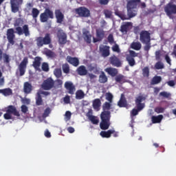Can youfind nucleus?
I'll return each instance as SVG.
<instances>
[{"instance_id":"nucleus-1","label":"nucleus","mask_w":176,"mask_h":176,"mask_svg":"<svg viewBox=\"0 0 176 176\" xmlns=\"http://www.w3.org/2000/svg\"><path fill=\"white\" fill-rule=\"evenodd\" d=\"M140 41L145 45L143 49L148 54L151 47H152L151 45V33L147 30H142L140 33Z\"/></svg>"},{"instance_id":"nucleus-2","label":"nucleus","mask_w":176,"mask_h":176,"mask_svg":"<svg viewBox=\"0 0 176 176\" xmlns=\"http://www.w3.org/2000/svg\"><path fill=\"white\" fill-rule=\"evenodd\" d=\"M141 3V0H129L126 5L127 14L129 19H133L137 16V10L134 9H138Z\"/></svg>"},{"instance_id":"nucleus-3","label":"nucleus","mask_w":176,"mask_h":176,"mask_svg":"<svg viewBox=\"0 0 176 176\" xmlns=\"http://www.w3.org/2000/svg\"><path fill=\"white\" fill-rule=\"evenodd\" d=\"M101 122H100V129L101 130H108L109 126H111V111H102L101 115Z\"/></svg>"},{"instance_id":"nucleus-4","label":"nucleus","mask_w":176,"mask_h":176,"mask_svg":"<svg viewBox=\"0 0 176 176\" xmlns=\"http://www.w3.org/2000/svg\"><path fill=\"white\" fill-rule=\"evenodd\" d=\"M145 97L142 96H139L138 98H136L135 102L136 105L137 109H133L131 115V116H137L138 115V112H140V111H142L144 108H145V104L142 103V101H144Z\"/></svg>"},{"instance_id":"nucleus-5","label":"nucleus","mask_w":176,"mask_h":176,"mask_svg":"<svg viewBox=\"0 0 176 176\" xmlns=\"http://www.w3.org/2000/svg\"><path fill=\"white\" fill-rule=\"evenodd\" d=\"M36 42L38 47H42L45 45H50L52 43V35L50 33H46L44 37H37Z\"/></svg>"},{"instance_id":"nucleus-6","label":"nucleus","mask_w":176,"mask_h":176,"mask_svg":"<svg viewBox=\"0 0 176 176\" xmlns=\"http://www.w3.org/2000/svg\"><path fill=\"white\" fill-rule=\"evenodd\" d=\"M164 10L171 20H174L175 19V14H176V5L173 3H168L165 6L164 8Z\"/></svg>"},{"instance_id":"nucleus-7","label":"nucleus","mask_w":176,"mask_h":176,"mask_svg":"<svg viewBox=\"0 0 176 176\" xmlns=\"http://www.w3.org/2000/svg\"><path fill=\"white\" fill-rule=\"evenodd\" d=\"M49 19H54V14L50 9L46 8L44 12L41 14L40 20L41 23H46Z\"/></svg>"},{"instance_id":"nucleus-8","label":"nucleus","mask_w":176,"mask_h":176,"mask_svg":"<svg viewBox=\"0 0 176 176\" xmlns=\"http://www.w3.org/2000/svg\"><path fill=\"white\" fill-rule=\"evenodd\" d=\"M74 13L78 14L79 17H90V10L85 6L75 8Z\"/></svg>"},{"instance_id":"nucleus-9","label":"nucleus","mask_w":176,"mask_h":176,"mask_svg":"<svg viewBox=\"0 0 176 176\" xmlns=\"http://www.w3.org/2000/svg\"><path fill=\"white\" fill-rule=\"evenodd\" d=\"M135 57H138V54L133 50H129V54L126 55V60L130 67H134L135 65Z\"/></svg>"},{"instance_id":"nucleus-10","label":"nucleus","mask_w":176,"mask_h":176,"mask_svg":"<svg viewBox=\"0 0 176 176\" xmlns=\"http://www.w3.org/2000/svg\"><path fill=\"white\" fill-rule=\"evenodd\" d=\"M6 36L8 41V46H9V45H13L16 43V41H14L16 39V34H14V28L7 30Z\"/></svg>"},{"instance_id":"nucleus-11","label":"nucleus","mask_w":176,"mask_h":176,"mask_svg":"<svg viewBox=\"0 0 176 176\" xmlns=\"http://www.w3.org/2000/svg\"><path fill=\"white\" fill-rule=\"evenodd\" d=\"M41 87L43 90H52L54 87V80L52 78H47L43 82Z\"/></svg>"},{"instance_id":"nucleus-12","label":"nucleus","mask_w":176,"mask_h":176,"mask_svg":"<svg viewBox=\"0 0 176 176\" xmlns=\"http://www.w3.org/2000/svg\"><path fill=\"white\" fill-rule=\"evenodd\" d=\"M27 65H28V57H24L23 60L19 65V70L20 76H24L25 70L27 69Z\"/></svg>"},{"instance_id":"nucleus-13","label":"nucleus","mask_w":176,"mask_h":176,"mask_svg":"<svg viewBox=\"0 0 176 176\" xmlns=\"http://www.w3.org/2000/svg\"><path fill=\"white\" fill-rule=\"evenodd\" d=\"M18 35H24L25 36H30V28L28 25H24L22 28L19 26L15 28Z\"/></svg>"},{"instance_id":"nucleus-14","label":"nucleus","mask_w":176,"mask_h":176,"mask_svg":"<svg viewBox=\"0 0 176 176\" xmlns=\"http://www.w3.org/2000/svg\"><path fill=\"white\" fill-rule=\"evenodd\" d=\"M64 86L68 94H71L72 96H74V94H75V91H76V87H75V85H74V82L71 81H66L65 82Z\"/></svg>"},{"instance_id":"nucleus-15","label":"nucleus","mask_w":176,"mask_h":176,"mask_svg":"<svg viewBox=\"0 0 176 176\" xmlns=\"http://www.w3.org/2000/svg\"><path fill=\"white\" fill-rule=\"evenodd\" d=\"M109 49H111V47L108 45H101L99 46V52L102 57H108L111 54Z\"/></svg>"},{"instance_id":"nucleus-16","label":"nucleus","mask_w":176,"mask_h":176,"mask_svg":"<svg viewBox=\"0 0 176 176\" xmlns=\"http://www.w3.org/2000/svg\"><path fill=\"white\" fill-rule=\"evenodd\" d=\"M11 9L12 13L19 12V6L23 3V0H11Z\"/></svg>"},{"instance_id":"nucleus-17","label":"nucleus","mask_w":176,"mask_h":176,"mask_svg":"<svg viewBox=\"0 0 176 176\" xmlns=\"http://www.w3.org/2000/svg\"><path fill=\"white\" fill-rule=\"evenodd\" d=\"M87 118H88L89 120L91 122L92 124H98L100 120L98 117L96 116H93V110L89 109L86 114Z\"/></svg>"},{"instance_id":"nucleus-18","label":"nucleus","mask_w":176,"mask_h":176,"mask_svg":"<svg viewBox=\"0 0 176 176\" xmlns=\"http://www.w3.org/2000/svg\"><path fill=\"white\" fill-rule=\"evenodd\" d=\"M109 63L113 67H117V68L122 67V60L115 55L109 58Z\"/></svg>"},{"instance_id":"nucleus-19","label":"nucleus","mask_w":176,"mask_h":176,"mask_svg":"<svg viewBox=\"0 0 176 176\" xmlns=\"http://www.w3.org/2000/svg\"><path fill=\"white\" fill-rule=\"evenodd\" d=\"M54 14L56 19V23H58V24H62L63 21H64V14H63L61 10H55Z\"/></svg>"},{"instance_id":"nucleus-20","label":"nucleus","mask_w":176,"mask_h":176,"mask_svg":"<svg viewBox=\"0 0 176 176\" xmlns=\"http://www.w3.org/2000/svg\"><path fill=\"white\" fill-rule=\"evenodd\" d=\"M66 60L69 64L73 65V67H78L80 64L79 59L76 57H72L71 56H67Z\"/></svg>"},{"instance_id":"nucleus-21","label":"nucleus","mask_w":176,"mask_h":176,"mask_svg":"<svg viewBox=\"0 0 176 176\" xmlns=\"http://www.w3.org/2000/svg\"><path fill=\"white\" fill-rule=\"evenodd\" d=\"M6 112L8 113H10L11 115H14V116H20V113L17 111V109H16V107L13 105H10L8 107V109L6 110Z\"/></svg>"},{"instance_id":"nucleus-22","label":"nucleus","mask_w":176,"mask_h":176,"mask_svg":"<svg viewBox=\"0 0 176 176\" xmlns=\"http://www.w3.org/2000/svg\"><path fill=\"white\" fill-rule=\"evenodd\" d=\"M41 61H42V58L39 56H36L34 60L33 61L32 66L36 71H41Z\"/></svg>"},{"instance_id":"nucleus-23","label":"nucleus","mask_w":176,"mask_h":176,"mask_svg":"<svg viewBox=\"0 0 176 176\" xmlns=\"http://www.w3.org/2000/svg\"><path fill=\"white\" fill-rule=\"evenodd\" d=\"M57 36L60 45H65L67 43V34L65 33L59 32L57 34Z\"/></svg>"},{"instance_id":"nucleus-24","label":"nucleus","mask_w":176,"mask_h":176,"mask_svg":"<svg viewBox=\"0 0 176 176\" xmlns=\"http://www.w3.org/2000/svg\"><path fill=\"white\" fill-rule=\"evenodd\" d=\"M133 25L131 22H126L124 24L120 26V31L122 34H127V32L130 30V27Z\"/></svg>"},{"instance_id":"nucleus-25","label":"nucleus","mask_w":176,"mask_h":176,"mask_svg":"<svg viewBox=\"0 0 176 176\" xmlns=\"http://www.w3.org/2000/svg\"><path fill=\"white\" fill-rule=\"evenodd\" d=\"M118 105L120 108H126V107H127V100L124 94H121L120 100L118 102Z\"/></svg>"},{"instance_id":"nucleus-26","label":"nucleus","mask_w":176,"mask_h":176,"mask_svg":"<svg viewBox=\"0 0 176 176\" xmlns=\"http://www.w3.org/2000/svg\"><path fill=\"white\" fill-rule=\"evenodd\" d=\"M82 36L84 41L87 43H91V34H90V32L87 30H85L82 32Z\"/></svg>"},{"instance_id":"nucleus-27","label":"nucleus","mask_w":176,"mask_h":176,"mask_svg":"<svg viewBox=\"0 0 176 176\" xmlns=\"http://www.w3.org/2000/svg\"><path fill=\"white\" fill-rule=\"evenodd\" d=\"M77 74L80 75V76H85L87 75V69H86V66L81 65L77 69Z\"/></svg>"},{"instance_id":"nucleus-28","label":"nucleus","mask_w":176,"mask_h":176,"mask_svg":"<svg viewBox=\"0 0 176 176\" xmlns=\"http://www.w3.org/2000/svg\"><path fill=\"white\" fill-rule=\"evenodd\" d=\"M23 91L25 94H30L32 91V85L28 82H25L23 85Z\"/></svg>"},{"instance_id":"nucleus-29","label":"nucleus","mask_w":176,"mask_h":176,"mask_svg":"<svg viewBox=\"0 0 176 176\" xmlns=\"http://www.w3.org/2000/svg\"><path fill=\"white\" fill-rule=\"evenodd\" d=\"M113 133H115V130L113 129H109L107 131H102L100 132V135L102 138H111V135H112Z\"/></svg>"},{"instance_id":"nucleus-30","label":"nucleus","mask_w":176,"mask_h":176,"mask_svg":"<svg viewBox=\"0 0 176 176\" xmlns=\"http://www.w3.org/2000/svg\"><path fill=\"white\" fill-rule=\"evenodd\" d=\"M105 37V32L102 29H96V38H98L100 41H102Z\"/></svg>"},{"instance_id":"nucleus-31","label":"nucleus","mask_w":176,"mask_h":176,"mask_svg":"<svg viewBox=\"0 0 176 176\" xmlns=\"http://www.w3.org/2000/svg\"><path fill=\"white\" fill-rule=\"evenodd\" d=\"M99 83H107L108 82V77L105 74V72H101L100 76H99Z\"/></svg>"},{"instance_id":"nucleus-32","label":"nucleus","mask_w":176,"mask_h":176,"mask_svg":"<svg viewBox=\"0 0 176 176\" xmlns=\"http://www.w3.org/2000/svg\"><path fill=\"white\" fill-rule=\"evenodd\" d=\"M0 93L3 96L8 97V96H12L13 94V91H12V89L10 88H6L3 89H0Z\"/></svg>"},{"instance_id":"nucleus-33","label":"nucleus","mask_w":176,"mask_h":176,"mask_svg":"<svg viewBox=\"0 0 176 176\" xmlns=\"http://www.w3.org/2000/svg\"><path fill=\"white\" fill-rule=\"evenodd\" d=\"M105 72L111 75V76H116L118 75V69L116 68L108 67L105 69Z\"/></svg>"},{"instance_id":"nucleus-34","label":"nucleus","mask_w":176,"mask_h":176,"mask_svg":"<svg viewBox=\"0 0 176 176\" xmlns=\"http://www.w3.org/2000/svg\"><path fill=\"white\" fill-rule=\"evenodd\" d=\"M163 120V115H159V116H153L151 117V121L152 123L156 124V123H160Z\"/></svg>"},{"instance_id":"nucleus-35","label":"nucleus","mask_w":176,"mask_h":176,"mask_svg":"<svg viewBox=\"0 0 176 176\" xmlns=\"http://www.w3.org/2000/svg\"><path fill=\"white\" fill-rule=\"evenodd\" d=\"M43 104V100L42 99V95L41 93L37 92L36 95V105H42Z\"/></svg>"},{"instance_id":"nucleus-36","label":"nucleus","mask_w":176,"mask_h":176,"mask_svg":"<svg viewBox=\"0 0 176 176\" xmlns=\"http://www.w3.org/2000/svg\"><path fill=\"white\" fill-rule=\"evenodd\" d=\"M131 49H133V50H141V47H142V45L140 42H133L131 44Z\"/></svg>"},{"instance_id":"nucleus-37","label":"nucleus","mask_w":176,"mask_h":176,"mask_svg":"<svg viewBox=\"0 0 176 176\" xmlns=\"http://www.w3.org/2000/svg\"><path fill=\"white\" fill-rule=\"evenodd\" d=\"M162 82V77L160 76H154L151 82V85H159Z\"/></svg>"},{"instance_id":"nucleus-38","label":"nucleus","mask_w":176,"mask_h":176,"mask_svg":"<svg viewBox=\"0 0 176 176\" xmlns=\"http://www.w3.org/2000/svg\"><path fill=\"white\" fill-rule=\"evenodd\" d=\"M82 98H85V92L81 89L77 90L76 92V99L82 100Z\"/></svg>"},{"instance_id":"nucleus-39","label":"nucleus","mask_w":176,"mask_h":176,"mask_svg":"<svg viewBox=\"0 0 176 176\" xmlns=\"http://www.w3.org/2000/svg\"><path fill=\"white\" fill-rule=\"evenodd\" d=\"M115 14H116V16H118V17H120V19H121V20H130V19H131L130 16H129V18H128L127 16H126V14H124L119 11H116Z\"/></svg>"},{"instance_id":"nucleus-40","label":"nucleus","mask_w":176,"mask_h":176,"mask_svg":"<svg viewBox=\"0 0 176 176\" xmlns=\"http://www.w3.org/2000/svg\"><path fill=\"white\" fill-rule=\"evenodd\" d=\"M93 108L94 109H98L101 107V100L98 98L95 99L93 101Z\"/></svg>"},{"instance_id":"nucleus-41","label":"nucleus","mask_w":176,"mask_h":176,"mask_svg":"<svg viewBox=\"0 0 176 176\" xmlns=\"http://www.w3.org/2000/svg\"><path fill=\"white\" fill-rule=\"evenodd\" d=\"M32 16L33 19L36 20V19L39 16V10H38V8H32Z\"/></svg>"},{"instance_id":"nucleus-42","label":"nucleus","mask_w":176,"mask_h":176,"mask_svg":"<svg viewBox=\"0 0 176 176\" xmlns=\"http://www.w3.org/2000/svg\"><path fill=\"white\" fill-rule=\"evenodd\" d=\"M116 82L118 83H124V76L122 74H119L117 76H116Z\"/></svg>"},{"instance_id":"nucleus-43","label":"nucleus","mask_w":176,"mask_h":176,"mask_svg":"<svg viewBox=\"0 0 176 176\" xmlns=\"http://www.w3.org/2000/svg\"><path fill=\"white\" fill-rule=\"evenodd\" d=\"M54 74L57 78H60L63 76V72L61 71V69H56Z\"/></svg>"},{"instance_id":"nucleus-44","label":"nucleus","mask_w":176,"mask_h":176,"mask_svg":"<svg viewBox=\"0 0 176 176\" xmlns=\"http://www.w3.org/2000/svg\"><path fill=\"white\" fill-rule=\"evenodd\" d=\"M142 75L144 78H149V67H145L142 69Z\"/></svg>"},{"instance_id":"nucleus-45","label":"nucleus","mask_w":176,"mask_h":176,"mask_svg":"<svg viewBox=\"0 0 176 176\" xmlns=\"http://www.w3.org/2000/svg\"><path fill=\"white\" fill-rule=\"evenodd\" d=\"M111 102H105L103 104L102 108H103L104 112L107 111H109V109H111Z\"/></svg>"},{"instance_id":"nucleus-46","label":"nucleus","mask_w":176,"mask_h":176,"mask_svg":"<svg viewBox=\"0 0 176 176\" xmlns=\"http://www.w3.org/2000/svg\"><path fill=\"white\" fill-rule=\"evenodd\" d=\"M155 69H163L164 68V64L161 61H158L155 65Z\"/></svg>"},{"instance_id":"nucleus-47","label":"nucleus","mask_w":176,"mask_h":176,"mask_svg":"<svg viewBox=\"0 0 176 176\" xmlns=\"http://www.w3.org/2000/svg\"><path fill=\"white\" fill-rule=\"evenodd\" d=\"M103 13L106 19H111L112 17V11L109 10H104Z\"/></svg>"},{"instance_id":"nucleus-48","label":"nucleus","mask_w":176,"mask_h":176,"mask_svg":"<svg viewBox=\"0 0 176 176\" xmlns=\"http://www.w3.org/2000/svg\"><path fill=\"white\" fill-rule=\"evenodd\" d=\"M106 100L109 101V102H112L113 100V95L112 94L108 92L105 94Z\"/></svg>"},{"instance_id":"nucleus-49","label":"nucleus","mask_w":176,"mask_h":176,"mask_svg":"<svg viewBox=\"0 0 176 176\" xmlns=\"http://www.w3.org/2000/svg\"><path fill=\"white\" fill-rule=\"evenodd\" d=\"M56 85H54V89H60V87H63V81L60 79H57L56 80Z\"/></svg>"},{"instance_id":"nucleus-50","label":"nucleus","mask_w":176,"mask_h":176,"mask_svg":"<svg viewBox=\"0 0 176 176\" xmlns=\"http://www.w3.org/2000/svg\"><path fill=\"white\" fill-rule=\"evenodd\" d=\"M64 74H68L69 72V65L65 63L62 66Z\"/></svg>"},{"instance_id":"nucleus-51","label":"nucleus","mask_w":176,"mask_h":176,"mask_svg":"<svg viewBox=\"0 0 176 176\" xmlns=\"http://www.w3.org/2000/svg\"><path fill=\"white\" fill-rule=\"evenodd\" d=\"M50 112H52V110H50V107L46 108L44 111V113H43V118H47V116L50 115Z\"/></svg>"},{"instance_id":"nucleus-52","label":"nucleus","mask_w":176,"mask_h":176,"mask_svg":"<svg viewBox=\"0 0 176 176\" xmlns=\"http://www.w3.org/2000/svg\"><path fill=\"white\" fill-rule=\"evenodd\" d=\"M107 41L110 45H112L113 43H115V39L113 38V34H109L107 37Z\"/></svg>"},{"instance_id":"nucleus-53","label":"nucleus","mask_w":176,"mask_h":176,"mask_svg":"<svg viewBox=\"0 0 176 176\" xmlns=\"http://www.w3.org/2000/svg\"><path fill=\"white\" fill-rule=\"evenodd\" d=\"M3 57L4 63H6L7 64H9V63H10V58L9 57V55H8L7 54H3Z\"/></svg>"},{"instance_id":"nucleus-54","label":"nucleus","mask_w":176,"mask_h":176,"mask_svg":"<svg viewBox=\"0 0 176 176\" xmlns=\"http://www.w3.org/2000/svg\"><path fill=\"white\" fill-rule=\"evenodd\" d=\"M72 116V113H71V111H66L65 114V119L66 120V122H68V120H71V116Z\"/></svg>"},{"instance_id":"nucleus-55","label":"nucleus","mask_w":176,"mask_h":176,"mask_svg":"<svg viewBox=\"0 0 176 176\" xmlns=\"http://www.w3.org/2000/svg\"><path fill=\"white\" fill-rule=\"evenodd\" d=\"M42 69L44 71V72H49V64L46 63H42Z\"/></svg>"},{"instance_id":"nucleus-56","label":"nucleus","mask_w":176,"mask_h":176,"mask_svg":"<svg viewBox=\"0 0 176 176\" xmlns=\"http://www.w3.org/2000/svg\"><path fill=\"white\" fill-rule=\"evenodd\" d=\"M164 107H155V112H156V113H163L164 112Z\"/></svg>"},{"instance_id":"nucleus-57","label":"nucleus","mask_w":176,"mask_h":176,"mask_svg":"<svg viewBox=\"0 0 176 176\" xmlns=\"http://www.w3.org/2000/svg\"><path fill=\"white\" fill-rule=\"evenodd\" d=\"M113 52H116V53H120V48H119V45L118 44H115L112 47Z\"/></svg>"},{"instance_id":"nucleus-58","label":"nucleus","mask_w":176,"mask_h":176,"mask_svg":"<svg viewBox=\"0 0 176 176\" xmlns=\"http://www.w3.org/2000/svg\"><path fill=\"white\" fill-rule=\"evenodd\" d=\"M162 57V51L158 50L155 52V60L159 61Z\"/></svg>"},{"instance_id":"nucleus-59","label":"nucleus","mask_w":176,"mask_h":176,"mask_svg":"<svg viewBox=\"0 0 176 176\" xmlns=\"http://www.w3.org/2000/svg\"><path fill=\"white\" fill-rule=\"evenodd\" d=\"M160 96L161 97H164V98H168V97H170V94L166 91H162L160 93Z\"/></svg>"},{"instance_id":"nucleus-60","label":"nucleus","mask_w":176,"mask_h":176,"mask_svg":"<svg viewBox=\"0 0 176 176\" xmlns=\"http://www.w3.org/2000/svg\"><path fill=\"white\" fill-rule=\"evenodd\" d=\"M63 101H64L65 104H69L71 102V98L69 97V96L67 95L63 98Z\"/></svg>"},{"instance_id":"nucleus-61","label":"nucleus","mask_w":176,"mask_h":176,"mask_svg":"<svg viewBox=\"0 0 176 176\" xmlns=\"http://www.w3.org/2000/svg\"><path fill=\"white\" fill-rule=\"evenodd\" d=\"M21 109L23 113H27L28 112V107L25 104L22 105Z\"/></svg>"},{"instance_id":"nucleus-62","label":"nucleus","mask_w":176,"mask_h":176,"mask_svg":"<svg viewBox=\"0 0 176 176\" xmlns=\"http://www.w3.org/2000/svg\"><path fill=\"white\" fill-rule=\"evenodd\" d=\"M3 118H4V119H6V120H10V119H12V115L10 114V113L6 112L3 115Z\"/></svg>"},{"instance_id":"nucleus-63","label":"nucleus","mask_w":176,"mask_h":176,"mask_svg":"<svg viewBox=\"0 0 176 176\" xmlns=\"http://www.w3.org/2000/svg\"><path fill=\"white\" fill-rule=\"evenodd\" d=\"M168 86H170V87H174L175 86V81L174 80H169L167 82Z\"/></svg>"},{"instance_id":"nucleus-64","label":"nucleus","mask_w":176,"mask_h":176,"mask_svg":"<svg viewBox=\"0 0 176 176\" xmlns=\"http://www.w3.org/2000/svg\"><path fill=\"white\" fill-rule=\"evenodd\" d=\"M45 54L48 56V57H53V52H52V50H48L45 52Z\"/></svg>"}]
</instances>
